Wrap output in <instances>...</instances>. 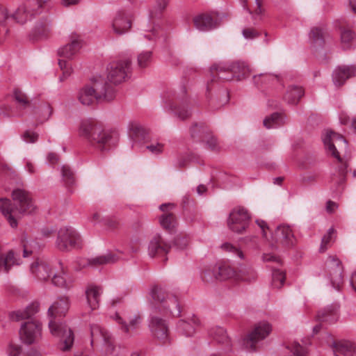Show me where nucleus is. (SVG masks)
<instances>
[{
  "label": "nucleus",
  "instance_id": "nucleus-1",
  "mask_svg": "<svg viewBox=\"0 0 356 356\" xmlns=\"http://www.w3.org/2000/svg\"><path fill=\"white\" fill-rule=\"evenodd\" d=\"M323 141L332 156L337 159L334 171L331 175L330 182L333 193L338 194L343 188L348 173V163L340 156L341 154L347 152V141L341 135L330 130L326 131Z\"/></svg>",
  "mask_w": 356,
  "mask_h": 356
},
{
  "label": "nucleus",
  "instance_id": "nucleus-2",
  "mask_svg": "<svg viewBox=\"0 0 356 356\" xmlns=\"http://www.w3.org/2000/svg\"><path fill=\"white\" fill-rule=\"evenodd\" d=\"M12 198L13 204L8 199H1L0 210L10 226L16 228L22 216L32 213L36 207L30 193L24 189H15Z\"/></svg>",
  "mask_w": 356,
  "mask_h": 356
},
{
  "label": "nucleus",
  "instance_id": "nucleus-3",
  "mask_svg": "<svg viewBox=\"0 0 356 356\" xmlns=\"http://www.w3.org/2000/svg\"><path fill=\"white\" fill-rule=\"evenodd\" d=\"M70 307L69 300L66 297L58 298L49 308L48 314L51 318L49 327L52 335L60 338V349L67 351L71 349L74 341L72 330L65 323L59 321V318L65 316Z\"/></svg>",
  "mask_w": 356,
  "mask_h": 356
},
{
  "label": "nucleus",
  "instance_id": "nucleus-4",
  "mask_svg": "<svg viewBox=\"0 0 356 356\" xmlns=\"http://www.w3.org/2000/svg\"><path fill=\"white\" fill-rule=\"evenodd\" d=\"M80 134L101 152L108 151L118 142L117 132L105 129L100 124L92 120H83L79 128Z\"/></svg>",
  "mask_w": 356,
  "mask_h": 356
},
{
  "label": "nucleus",
  "instance_id": "nucleus-5",
  "mask_svg": "<svg viewBox=\"0 0 356 356\" xmlns=\"http://www.w3.org/2000/svg\"><path fill=\"white\" fill-rule=\"evenodd\" d=\"M115 96L114 88L101 77L96 79L92 86L81 88L77 94L78 100L84 106L92 105L95 102H110Z\"/></svg>",
  "mask_w": 356,
  "mask_h": 356
},
{
  "label": "nucleus",
  "instance_id": "nucleus-6",
  "mask_svg": "<svg viewBox=\"0 0 356 356\" xmlns=\"http://www.w3.org/2000/svg\"><path fill=\"white\" fill-rule=\"evenodd\" d=\"M47 1H28L11 13L8 12L3 5L0 4V22H27L31 21L42 13L41 3H45Z\"/></svg>",
  "mask_w": 356,
  "mask_h": 356
},
{
  "label": "nucleus",
  "instance_id": "nucleus-7",
  "mask_svg": "<svg viewBox=\"0 0 356 356\" xmlns=\"http://www.w3.org/2000/svg\"><path fill=\"white\" fill-rule=\"evenodd\" d=\"M152 298L159 302V311L166 315L178 317L181 314V307L178 298L162 288L155 286L152 290Z\"/></svg>",
  "mask_w": 356,
  "mask_h": 356
},
{
  "label": "nucleus",
  "instance_id": "nucleus-8",
  "mask_svg": "<svg viewBox=\"0 0 356 356\" xmlns=\"http://www.w3.org/2000/svg\"><path fill=\"white\" fill-rule=\"evenodd\" d=\"M164 106L165 109L170 111L181 120L188 118L191 114L186 98V88L182 86L179 92H175L171 97L168 95L164 97Z\"/></svg>",
  "mask_w": 356,
  "mask_h": 356
},
{
  "label": "nucleus",
  "instance_id": "nucleus-9",
  "mask_svg": "<svg viewBox=\"0 0 356 356\" xmlns=\"http://www.w3.org/2000/svg\"><path fill=\"white\" fill-rule=\"evenodd\" d=\"M56 245L61 251H69L80 248L82 245V240L74 228L64 227L58 232Z\"/></svg>",
  "mask_w": 356,
  "mask_h": 356
},
{
  "label": "nucleus",
  "instance_id": "nucleus-10",
  "mask_svg": "<svg viewBox=\"0 0 356 356\" xmlns=\"http://www.w3.org/2000/svg\"><path fill=\"white\" fill-rule=\"evenodd\" d=\"M148 326L154 338L163 344L169 342V326L164 318L157 314H152L149 318Z\"/></svg>",
  "mask_w": 356,
  "mask_h": 356
},
{
  "label": "nucleus",
  "instance_id": "nucleus-11",
  "mask_svg": "<svg viewBox=\"0 0 356 356\" xmlns=\"http://www.w3.org/2000/svg\"><path fill=\"white\" fill-rule=\"evenodd\" d=\"M131 69V60L128 58L111 63L108 67L107 78L114 84L124 81Z\"/></svg>",
  "mask_w": 356,
  "mask_h": 356
},
{
  "label": "nucleus",
  "instance_id": "nucleus-12",
  "mask_svg": "<svg viewBox=\"0 0 356 356\" xmlns=\"http://www.w3.org/2000/svg\"><path fill=\"white\" fill-rule=\"evenodd\" d=\"M90 343L92 346L95 343H101L107 355H111L115 351L113 340L110 333L99 324H92L90 325Z\"/></svg>",
  "mask_w": 356,
  "mask_h": 356
},
{
  "label": "nucleus",
  "instance_id": "nucleus-13",
  "mask_svg": "<svg viewBox=\"0 0 356 356\" xmlns=\"http://www.w3.org/2000/svg\"><path fill=\"white\" fill-rule=\"evenodd\" d=\"M250 218L247 209L241 207L234 208L229 213L228 227L232 231L241 234L248 226Z\"/></svg>",
  "mask_w": 356,
  "mask_h": 356
},
{
  "label": "nucleus",
  "instance_id": "nucleus-14",
  "mask_svg": "<svg viewBox=\"0 0 356 356\" xmlns=\"http://www.w3.org/2000/svg\"><path fill=\"white\" fill-rule=\"evenodd\" d=\"M270 331L271 326L268 323H260L243 339V345L247 350L254 351L257 343L265 339Z\"/></svg>",
  "mask_w": 356,
  "mask_h": 356
},
{
  "label": "nucleus",
  "instance_id": "nucleus-15",
  "mask_svg": "<svg viewBox=\"0 0 356 356\" xmlns=\"http://www.w3.org/2000/svg\"><path fill=\"white\" fill-rule=\"evenodd\" d=\"M83 44L80 34L72 32L68 35L67 42L58 49L59 56L72 60L79 53Z\"/></svg>",
  "mask_w": 356,
  "mask_h": 356
},
{
  "label": "nucleus",
  "instance_id": "nucleus-16",
  "mask_svg": "<svg viewBox=\"0 0 356 356\" xmlns=\"http://www.w3.org/2000/svg\"><path fill=\"white\" fill-rule=\"evenodd\" d=\"M272 245L278 248L280 245L290 248L295 244L296 238L290 226L280 225L277 227L272 235Z\"/></svg>",
  "mask_w": 356,
  "mask_h": 356
},
{
  "label": "nucleus",
  "instance_id": "nucleus-17",
  "mask_svg": "<svg viewBox=\"0 0 356 356\" xmlns=\"http://www.w3.org/2000/svg\"><path fill=\"white\" fill-rule=\"evenodd\" d=\"M41 324L35 320L25 322L21 326L19 337L21 340L26 344L37 342L41 337Z\"/></svg>",
  "mask_w": 356,
  "mask_h": 356
},
{
  "label": "nucleus",
  "instance_id": "nucleus-18",
  "mask_svg": "<svg viewBox=\"0 0 356 356\" xmlns=\"http://www.w3.org/2000/svg\"><path fill=\"white\" fill-rule=\"evenodd\" d=\"M327 262L332 285L335 289L339 290L343 282L341 262L339 259L332 256L329 257Z\"/></svg>",
  "mask_w": 356,
  "mask_h": 356
},
{
  "label": "nucleus",
  "instance_id": "nucleus-19",
  "mask_svg": "<svg viewBox=\"0 0 356 356\" xmlns=\"http://www.w3.org/2000/svg\"><path fill=\"white\" fill-rule=\"evenodd\" d=\"M170 248V243L166 242L160 234H156L149 241L148 254L151 257H160L168 254Z\"/></svg>",
  "mask_w": 356,
  "mask_h": 356
},
{
  "label": "nucleus",
  "instance_id": "nucleus-20",
  "mask_svg": "<svg viewBox=\"0 0 356 356\" xmlns=\"http://www.w3.org/2000/svg\"><path fill=\"white\" fill-rule=\"evenodd\" d=\"M115 320L117 323L120 325V330L126 337H131L136 334L141 324V316L140 314H134L131 316L129 319V323H127L122 317L116 314Z\"/></svg>",
  "mask_w": 356,
  "mask_h": 356
},
{
  "label": "nucleus",
  "instance_id": "nucleus-21",
  "mask_svg": "<svg viewBox=\"0 0 356 356\" xmlns=\"http://www.w3.org/2000/svg\"><path fill=\"white\" fill-rule=\"evenodd\" d=\"M356 75V67L354 65L339 66L332 73V81L335 86L340 87L346 81Z\"/></svg>",
  "mask_w": 356,
  "mask_h": 356
},
{
  "label": "nucleus",
  "instance_id": "nucleus-22",
  "mask_svg": "<svg viewBox=\"0 0 356 356\" xmlns=\"http://www.w3.org/2000/svg\"><path fill=\"white\" fill-rule=\"evenodd\" d=\"M175 207V205L172 203L163 204L159 207L160 209L163 212L159 219L160 224L163 229L171 230L176 226V217L171 212V210Z\"/></svg>",
  "mask_w": 356,
  "mask_h": 356
},
{
  "label": "nucleus",
  "instance_id": "nucleus-23",
  "mask_svg": "<svg viewBox=\"0 0 356 356\" xmlns=\"http://www.w3.org/2000/svg\"><path fill=\"white\" fill-rule=\"evenodd\" d=\"M231 18L228 13L224 11H210L195 16L193 22H222L229 21Z\"/></svg>",
  "mask_w": 356,
  "mask_h": 356
},
{
  "label": "nucleus",
  "instance_id": "nucleus-24",
  "mask_svg": "<svg viewBox=\"0 0 356 356\" xmlns=\"http://www.w3.org/2000/svg\"><path fill=\"white\" fill-rule=\"evenodd\" d=\"M229 65V76H222L221 77L226 81H231L234 78H237L238 79H241L242 78L246 77L250 73V70L248 65L242 61H236L234 62Z\"/></svg>",
  "mask_w": 356,
  "mask_h": 356
},
{
  "label": "nucleus",
  "instance_id": "nucleus-25",
  "mask_svg": "<svg viewBox=\"0 0 356 356\" xmlns=\"http://www.w3.org/2000/svg\"><path fill=\"white\" fill-rule=\"evenodd\" d=\"M31 272L38 280L42 281L47 280L52 274L51 268L49 264L42 259H37L35 261L30 267Z\"/></svg>",
  "mask_w": 356,
  "mask_h": 356
},
{
  "label": "nucleus",
  "instance_id": "nucleus-26",
  "mask_svg": "<svg viewBox=\"0 0 356 356\" xmlns=\"http://www.w3.org/2000/svg\"><path fill=\"white\" fill-rule=\"evenodd\" d=\"M338 307L330 305L319 311L316 316V319L321 323H325L329 325L335 323L339 319Z\"/></svg>",
  "mask_w": 356,
  "mask_h": 356
},
{
  "label": "nucleus",
  "instance_id": "nucleus-27",
  "mask_svg": "<svg viewBox=\"0 0 356 356\" xmlns=\"http://www.w3.org/2000/svg\"><path fill=\"white\" fill-rule=\"evenodd\" d=\"M19 264L15 252L10 250L4 253L0 245V272L8 273L12 266Z\"/></svg>",
  "mask_w": 356,
  "mask_h": 356
},
{
  "label": "nucleus",
  "instance_id": "nucleus-28",
  "mask_svg": "<svg viewBox=\"0 0 356 356\" xmlns=\"http://www.w3.org/2000/svg\"><path fill=\"white\" fill-rule=\"evenodd\" d=\"M102 289L94 284L89 285L86 290L87 302L92 310L99 307Z\"/></svg>",
  "mask_w": 356,
  "mask_h": 356
},
{
  "label": "nucleus",
  "instance_id": "nucleus-29",
  "mask_svg": "<svg viewBox=\"0 0 356 356\" xmlns=\"http://www.w3.org/2000/svg\"><path fill=\"white\" fill-rule=\"evenodd\" d=\"M243 8L252 16L253 20H261V0H240Z\"/></svg>",
  "mask_w": 356,
  "mask_h": 356
},
{
  "label": "nucleus",
  "instance_id": "nucleus-30",
  "mask_svg": "<svg viewBox=\"0 0 356 356\" xmlns=\"http://www.w3.org/2000/svg\"><path fill=\"white\" fill-rule=\"evenodd\" d=\"M334 354L338 353L344 356H356V343L348 341H341L333 343Z\"/></svg>",
  "mask_w": 356,
  "mask_h": 356
},
{
  "label": "nucleus",
  "instance_id": "nucleus-31",
  "mask_svg": "<svg viewBox=\"0 0 356 356\" xmlns=\"http://www.w3.org/2000/svg\"><path fill=\"white\" fill-rule=\"evenodd\" d=\"M210 335L218 343L225 346L226 350L229 351L232 348V342L226 334V331L221 327H216L210 331Z\"/></svg>",
  "mask_w": 356,
  "mask_h": 356
},
{
  "label": "nucleus",
  "instance_id": "nucleus-32",
  "mask_svg": "<svg viewBox=\"0 0 356 356\" xmlns=\"http://www.w3.org/2000/svg\"><path fill=\"white\" fill-rule=\"evenodd\" d=\"M236 278L244 282H254L257 278L255 270L250 266L241 265L236 270Z\"/></svg>",
  "mask_w": 356,
  "mask_h": 356
},
{
  "label": "nucleus",
  "instance_id": "nucleus-33",
  "mask_svg": "<svg viewBox=\"0 0 356 356\" xmlns=\"http://www.w3.org/2000/svg\"><path fill=\"white\" fill-rule=\"evenodd\" d=\"M198 324L199 320L195 317L191 319L190 321L180 320L177 323V330L186 337H191L194 334L195 327Z\"/></svg>",
  "mask_w": 356,
  "mask_h": 356
},
{
  "label": "nucleus",
  "instance_id": "nucleus-34",
  "mask_svg": "<svg viewBox=\"0 0 356 356\" xmlns=\"http://www.w3.org/2000/svg\"><path fill=\"white\" fill-rule=\"evenodd\" d=\"M304 94L302 87L290 86L284 95V100L289 104H297Z\"/></svg>",
  "mask_w": 356,
  "mask_h": 356
},
{
  "label": "nucleus",
  "instance_id": "nucleus-35",
  "mask_svg": "<svg viewBox=\"0 0 356 356\" xmlns=\"http://www.w3.org/2000/svg\"><path fill=\"white\" fill-rule=\"evenodd\" d=\"M116 259L114 255L111 254H107L105 255L98 256L88 260L83 259L81 261V266L82 267H85L86 266H98L100 265L114 263Z\"/></svg>",
  "mask_w": 356,
  "mask_h": 356
},
{
  "label": "nucleus",
  "instance_id": "nucleus-36",
  "mask_svg": "<svg viewBox=\"0 0 356 356\" xmlns=\"http://www.w3.org/2000/svg\"><path fill=\"white\" fill-rule=\"evenodd\" d=\"M13 97L18 104V109L20 111L25 110L31 106V102L29 100L28 96L19 89H15L13 92ZM24 113L19 111L17 114L18 116H22Z\"/></svg>",
  "mask_w": 356,
  "mask_h": 356
},
{
  "label": "nucleus",
  "instance_id": "nucleus-37",
  "mask_svg": "<svg viewBox=\"0 0 356 356\" xmlns=\"http://www.w3.org/2000/svg\"><path fill=\"white\" fill-rule=\"evenodd\" d=\"M229 64H217L213 65L211 69V81H216L217 79H223L222 76H229L230 74V70Z\"/></svg>",
  "mask_w": 356,
  "mask_h": 356
},
{
  "label": "nucleus",
  "instance_id": "nucleus-38",
  "mask_svg": "<svg viewBox=\"0 0 356 356\" xmlns=\"http://www.w3.org/2000/svg\"><path fill=\"white\" fill-rule=\"evenodd\" d=\"M170 0H156L155 5L149 11V19L155 21L161 19L163 13L167 7Z\"/></svg>",
  "mask_w": 356,
  "mask_h": 356
},
{
  "label": "nucleus",
  "instance_id": "nucleus-39",
  "mask_svg": "<svg viewBox=\"0 0 356 356\" xmlns=\"http://www.w3.org/2000/svg\"><path fill=\"white\" fill-rule=\"evenodd\" d=\"M217 274H214L216 280H226L231 277H236V270H234L231 266L222 264L215 266Z\"/></svg>",
  "mask_w": 356,
  "mask_h": 356
},
{
  "label": "nucleus",
  "instance_id": "nucleus-40",
  "mask_svg": "<svg viewBox=\"0 0 356 356\" xmlns=\"http://www.w3.org/2000/svg\"><path fill=\"white\" fill-rule=\"evenodd\" d=\"M263 122L267 129L277 128L285 123V119L282 113H274L266 117Z\"/></svg>",
  "mask_w": 356,
  "mask_h": 356
},
{
  "label": "nucleus",
  "instance_id": "nucleus-41",
  "mask_svg": "<svg viewBox=\"0 0 356 356\" xmlns=\"http://www.w3.org/2000/svg\"><path fill=\"white\" fill-rule=\"evenodd\" d=\"M51 282L57 286L63 288H70L72 283V280L70 278L62 268L61 271L55 273L51 278Z\"/></svg>",
  "mask_w": 356,
  "mask_h": 356
},
{
  "label": "nucleus",
  "instance_id": "nucleus-42",
  "mask_svg": "<svg viewBox=\"0 0 356 356\" xmlns=\"http://www.w3.org/2000/svg\"><path fill=\"white\" fill-rule=\"evenodd\" d=\"M136 19V13L132 9L123 8L119 10L115 16L114 22H134Z\"/></svg>",
  "mask_w": 356,
  "mask_h": 356
},
{
  "label": "nucleus",
  "instance_id": "nucleus-43",
  "mask_svg": "<svg viewBox=\"0 0 356 356\" xmlns=\"http://www.w3.org/2000/svg\"><path fill=\"white\" fill-rule=\"evenodd\" d=\"M253 80L257 87H262L270 83L279 82L280 78L277 75L264 73L254 76Z\"/></svg>",
  "mask_w": 356,
  "mask_h": 356
},
{
  "label": "nucleus",
  "instance_id": "nucleus-44",
  "mask_svg": "<svg viewBox=\"0 0 356 356\" xmlns=\"http://www.w3.org/2000/svg\"><path fill=\"white\" fill-rule=\"evenodd\" d=\"M324 31L321 28H312L309 33L311 42L316 47H322L324 44Z\"/></svg>",
  "mask_w": 356,
  "mask_h": 356
},
{
  "label": "nucleus",
  "instance_id": "nucleus-45",
  "mask_svg": "<svg viewBox=\"0 0 356 356\" xmlns=\"http://www.w3.org/2000/svg\"><path fill=\"white\" fill-rule=\"evenodd\" d=\"M355 33L348 29H341V44L342 48L345 50L350 49L351 43L355 39Z\"/></svg>",
  "mask_w": 356,
  "mask_h": 356
},
{
  "label": "nucleus",
  "instance_id": "nucleus-46",
  "mask_svg": "<svg viewBox=\"0 0 356 356\" xmlns=\"http://www.w3.org/2000/svg\"><path fill=\"white\" fill-rule=\"evenodd\" d=\"M148 132L141 125L134 123L130 126V136L134 140H146Z\"/></svg>",
  "mask_w": 356,
  "mask_h": 356
},
{
  "label": "nucleus",
  "instance_id": "nucleus-47",
  "mask_svg": "<svg viewBox=\"0 0 356 356\" xmlns=\"http://www.w3.org/2000/svg\"><path fill=\"white\" fill-rule=\"evenodd\" d=\"M142 25L143 27L140 29L141 35L148 40H152L156 36V33L158 31L159 24L149 23L142 24Z\"/></svg>",
  "mask_w": 356,
  "mask_h": 356
},
{
  "label": "nucleus",
  "instance_id": "nucleus-48",
  "mask_svg": "<svg viewBox=\"0 0 356 356\" xmlns=\"http://www.w3.org/2000/svg\"><path fill=\"white\" fill-rule=\"evenodd\" d=\"M38 312V306L35 305H31L26 308L24 311H17L12 316V318H14L15 316V320L19 321L22 319H28L30 318L32 316Z\"/></svg>",
  "mask_w": 356,
  "mask_h": 356
},
{
  "label": "nucleus",
  "instance_id": "nucleus-49",
  "mask_svg": "<svg viewBox=\"0 0 356 356\" xmlns=\"http://www.w3.org/2000/svg\"><path fill=\"white\" fill-rule=\"evenodd\" d=\"M286 276L284 272L279 269H273L272 273V286L275 289H280L284 282Z\"/></svg>",
  "mask_w": 356,
  "mask_h": 356
},
{
  "label": "nucleus",
  "instance_id": "nucleus-50",
  "mask_svg": "<svg viewBox=\"0 0 356 356\" xmlns=\"http://www.w3.org/2000/svg\"><path fill=\"white\" fill-rule=\"evenodd\" d=\"M50 32L49 24H37L33 31V37L36 39L47 38Z\"/></svg>",
  "mask_w": 356,
  "mask_h": 356
},
{
  "label": "nucleus",
  "instance_id": "nucleus-51",
  "mask_svg": "<svg viewBox=\"0 0 356 356\" xmlns=\"http://www.w3.org/2000/svg\"><path fill=\"white\" fill-rule=\"evenodd\" d=\"M190 132L191 137L195 138L202 136V134H207L208 129L204 123H194L190 129Z\"/></svg>",
  "mask_w": 356,
  "mask_h": 356
},
{
  "label": "nucleus",
  "instance_id": "nucleus-52",
  "mask_svg": "<svg viewBox=\"0 0 356 356\" xmlns=\"http://www.w3.org/2000/svg\"><path fill=\"white\" fill-rule=\"evenodd\" d=\"M223 250L232 253L234 256L238 257L241 259H244L243 252L238 248L234 246L229 243H225L221 245Z\"/></svg>",
  "mask_w": 356,
  "mask_h": 356
},
{
  "label": "nucleus",
  "instance_id": "nucleus-53",
  "mask_svg": "<svg viewBox=\"0 0 356 356\" xmlns=\"http://www.w3.org/2000/svg\"><path fill=\"white\" fill-rule=\"evenodd\" d=\"M62 176L63 181L67 185H72L74 181V174L71 169L67 166L63 165L61 169Z\"/></svg>",
  "mask_w": 356,
  "mask_h": 356
},
{
  "label": "nucleus",
  "instance_id": "nucleus-54",
  "mask_svg": "<svg viewBox=\"0 0 356 356\" xmlns=\"http://www.w3.org/2000/svg\"><path fill=\"white\" fill-rule=\"evenodd\" d=\"M152 52L150 51H144L138 56V65L140 67H145L151 60Z\"/></svg>",
  "mask_w": 356,
  "mask_h": 356
},
{
  "label": "nucleus",
  "instance_id": "nucleus-55",
  "mask_svg": "<svg viewBox=\"0 0 356 356\" xmlns=\"http://www.w3.org/2000/svg\"><path fill=\"white\" fill-rule=\"evenodd\" d=\"M40 111L42 113V117H39L38 121L39 123H43L49 120L52 113V108L49 104H44L40 107Z\"/></svg>",
  "mask_w": 356,
  "mask_h": 356
},
{
  "label": "nucleus",
  "instance_id": "nucleus-56",
  "mask_svg": "<svg viewBox=\"0 0 356 356\" xmlns=\"http://www.w3.org/2000/svg\"><path fill=\"white\" fill-rule=\"evenodd\" d=\"M131 24H112L113 31L118 35H121L131 29Z\"/></svg>",
  "mask_w": 356,
  "mask_h": 356
},
{
  "label": "nucleus",
  "instance_id": "nucleus-57",
  "mask_svg": "<svg viewBox=\"0 0 356 356\" xmlns=\"http://www.w3.org/2000/svg\"><path fill=\"white\" fill-rule=\"evenodd\" d=\"M334 233V228L331 227L328 229L327 234L323 237L320 248V250L321 252H324L325 250H327V245L330 243L332 236Z\"/></svg>",
  "mask_w": 356,
  "mask_h": 356
},
{
  "label": "nucleus",
  "instance_id": "nucleus-58",
  "mask_svg": "<svg viewBox=\"0 0 356 356\" xmlns=\"http://www.w3.org/2000/svg\"><path fill=\"white\" fill-rule=\"evenodd\" d=\"M38 136L37 133L27 130L22 134V138L26 143H34L38 140Z\"/></svg>",
  "mask_w": 356,
  "mask_h": 356
},
{
  "label": "nucleus",
  "instance_id": "nucleus-59",
  "mask_svg": "<svg viewBox=\"0 0 356 356\" xmlns=\"http://www.w3.org/2000/svg\"><path fill=\"white\" fill-rule=\"evenodd\" d=\"M58 65L60 68V70L64 73V75L65 76H70L72 74L73 70L71 67V65L69 64V63L65 60L60 59L58 61Z\"/></svg>",
  "mask_w": 356,
  "mask_h": 356
},
{
  "label": "nucleus",
  "instance_id": "nucleus-60",
  "mask_svg": "<svg viewBox=\"0 0 356 356\" xmlns=\"http://www.w3.org/2000/svg\"><path fill=\"white\" fill-rule=\"evenodd\" d=\"M164 145L160 143H156L147 145L146 148L153 154L158 155L163 152Z\"/></svg>",
  "mask_w": 356,
  "mask_h": 356
},
{
  "label": "nucleus",
  "instance_id": "nucleus-61",
  "mask_svg": "<svg viewBox=\"0 0 356 356\" xmlns=\"http://www.w3.org/2000/svg\"><path fill=\"white\" fill-rule=\"evenodd\" d=\"M104 225L110 230H115L120 227V222L115 218H108L104 220Z\"/></svg>",
  "mask_w": 356,
  "mask_h": 356
},
{
  "label": "nucleus",
  "instance_id": "nucleus-62",
  "mask_svg": "<svg viewBox=\"0 0 356 356\" xmlns=\"http://www.w3.org/2000/svg\"><path fill=\"white\" fill-rule=\"evenodd\" d=\"M214 274H217L216 270H215V266L213 269H207L202 274V278L204 282H212L214 280H216L214 277Z\"/></svg>",
  "mask_w": 356,
  "mask_h": 356
},
{
  "label": "nucleus",
  "instance_id": "nucleus-63",
  "mask_svg": "<svg viewBox=\"0 0 356 356\" xmlns=\"http://www.w3.org/2000/svg\"><path fill=\"white\" fill-rule=\"evenodd\" d=\"M21 351V346L13 343H10L7 348V353L8 356H19Z\"/></svg>",
  "mask_w": 356,
  "mask_h": 356
},
{
  "label": "nucleus",
  "instance_id": "nucleus-64",
  "mask_svg": "<svg viewBox=\"0 0 356 356\" xmlns=\"http://www.w3.org/2000/svg\"><path fill=\"white\" fill-rule=\"evenodd\" d=\"M208 147L212 151H218L220 149V146L217 139L213 136H210L206 141Z\"/></svg>",
  "mask_w": 356,
  "mask_h": 356
}]
</instances>
